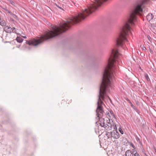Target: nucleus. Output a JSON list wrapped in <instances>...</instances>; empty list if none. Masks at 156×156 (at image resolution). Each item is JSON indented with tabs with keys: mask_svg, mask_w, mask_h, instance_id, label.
Wrapping results in <instances>:
<instances>
[{
	"mask_svg": "<svg viewBox=\"0 0 156 156\" xmlns=\"http://www.w3.org/2000/svg\"><path fill=\"white\" fill-rule=\"evenodd\" d=\"M142 4L138 5L136 6L134 10L130 14V17L128 22L126 23L123 27L122 30L120 33L119 37L117 40V44L118 45H121L124 41L127 42L128 41L126 38V36L128 32H131V27L129 24V23L132 24L136 19V15L138 14L141 15L142 12L141 7Z\"/></svg>",
	"mask_w": 156,
	"mask_h": 156,
	"instance_id": "obj_3",
	"label": "nucleus"
},
{
	"mask_svg": "<svg viewBox=\"0 0 156 156\" xmlns=\"http://www.w3.org/2000/svg\"><path fill=\"white\" fill-rule=\"evenodd\" d=\"M119 131L120 132V133L122 134H123V131L122 129H121V128L120 127L119 129Z\"/></svg>",
	"mask_w": 156,
	"mask_h": 156,
	"instance_id": "obj_13",
	"label": "nucleus"
},
{
	"mask_svg": "<svg viewBox=\"0 0 156 156\" xmlns=\"http://www.w3.org/2000/svg\"><path fill=\"white\" fill-rule=\"evenodd\" d=\"M92 13V5L87 9H85L78 16L72 17L69 21L62 24L59 27L54 26L51 30L45 32L44 34L38 39H33L26 41L29 45L36 46L45 40L51 38L66 31L71 25L80 21Z\"/></svg>",
	"mask_w": 156,
	"mask_h": 156,
	"instance_id": "obj_1",
	"label": "nucleus"
},
{
	"mask_svg": "<svg viewBox=\"0 0 156 156\" xmlns=\"http://www.w3.org/2000/svg\"><path fill=\"white\" fill-rule=\"evenodd\" d=\"M134 155L135 156H140L138 153H137L136 152L135 153H134Z\"/></svg>",
	"mask_w": 156,
	"mask_h": 156,
	"instance_id": "obj_17",
	"label": "nucleus"
},
{
	"mask_svg": "<svg viewBox=\"0 0 156 156\" xmlns=\"http://www.w3.org/2000/svg\"><path fill=\"white\" fill-rule=\"evenodd\" d=\"M16 40L19 43H21L23 42V39L20 37H17L16 39Z\"/></svg>",
	"mask_w": 156,
	"mask_h": 156,
	"instance_id": "obj_10",
	"label": "nucleus"
},
{
	"mask_svg": "<svg viewBox=\"0 0 156 156\" xmlns=\"http://www.w3.org/2000/svg\"><path fill=\"white\" fill-rule=\"evenodd\" d=\"M12 16L15 18H16V16L15 15L12 14Z\"/></svg>",
	"mask_w": 156,
	"mask_h": 156,
	"instance_id": "obj_18",
	"label": "nucleus"
},
{
	"mask_svg": "<svg viewBox=\"0 0 156 156\" xmlns=\"http://www.w3.org/2000/svg\"><path fill=\"white\" fill-rule=\"evenodd\" d=\"M144 48H145V47H144V48H143V49H144Z\"/></svg>",
	"mask_w": 156,
	"mask_h": 156,
	"instance_id": "obj_25",
	"label": "nucleus"
},
{
	"mask_svg": "<svg viewBox=\"0 0 156 156\" xmlns=\"http://www.w3.org/2000/svg\"><path fill=\"white\" fill-rule=\"evenodd\" d=\"M131 146L133 148H134V146L133 145V144H131Z\"/></svg>",
	"mask_w": 156,
	"mask_h": 156,
	"instance_id": "obj_21",
	"label": "nucleus"
},
{
	"mask_svg": "<svg viewBox=\"0 0 156 156\" xmlns=\"http://www.w3.org/2000/svg\"><path fill=\"white\" fill-rule=\"evenodd\" d=\"M106 115L107 118L108 119L109 122L110 123V121H112V125H114V122H113L114 119L115 118L114 115L113 114L112 112L111 111L110 112H107L106 113Z\"/></svg>",
	"mask_w": 156,
	"mask_h": 156,
	"instance_id": "obj_5",
	"label": "nucleus"
},
{
	"mask_svg": "<svg viewBox=\"0 0 156 156\" xmlns=\"http://www.w3.org/2000/svg\"><path fill=\"white\" fill-rule=\"evenodd\" d=\"M116 130L113 131L111 133V136L115 139H117L119 138V133L117 131V128L116 127L115 129Z\"/></svg>",
	"mask_w": 156,
	"mask_h": 156,
	"instance_id": "obj_6",
	"label": "nucleus"
},
{
	"mask_svg": "<svg viewBox=\"0 0 156 156\" xmlns=\"http://www.w3.org/2000/svg\"><path fill=\"white\" fill-rule=\"evenodd\" d=\"M144 48H145V47H144V48H143V49H144Z\"/></svg>",
	"mask_w": 156,
	"mask_h": 156,
	"instance_id": "obj_26",
	"label": "nucleus"
},
{
	"mask_svg": "<svg viewBox=\"0 0 156 156\" xmlns=\"http://www.w3.org/2000/svg\"><path fill=\"white\" fill-rule=\"evenodd\" d=\"M134 152H135V151H133V154H134Z\"/></svg>",
	"mask_w": 156,
	"mask_h": 156,
	"instance_id": "obj_24",
	"label": "nucleus"
},
{
	"mask_svg": "<svg viewBox=\"0 0 156 156\" xmlns=\"http://www.w3.org/2000/svg\"><path fill=\"white\" fill-rule=\"evenodd\" d=\"M8 1L9 3L11 4L12 5H15V3L13 1L11 0H8Z\"/></svg>",
	"mask_w": 156,
	"mask_h": 156,
	"instance_id": "obj_14",
	"label": "nucleus"
},
{
	"mask_svg": "<svg viewBox=\"0 0 156 156\" xmlns=\"http://www.w3.org/2000/svg\"><path fill=\"white\" fill-rule=\"evenodd\" d=\"M133 153L130 150H127L126 153V156H133Z\"/></svg>",
	"mask_w": 156,
	"mask_h": 156,
	"instance_id": "obj_9",
	"label": "nucleus"
},
{
	"mask_svg": "<svg viewBox=\"0 0 156 156\" xmlns=\"http://www.w3.org/2000/svg\"><path fill=\"white\" fill-rule=\"evenodd\" d=\"M119 55L118 51L116 49H113L108 59V64L103 74V78L102 83L100 88L99 95L97 102L98 107L96 111L97 115L98 117L100 116V113H102L103 110L102 105L103 104L101 99L104 100V94L106 92V90L111 86L110 80L113 76V73L111 69L114 64L116 62L115 59Z\"/></svg>",
	"mask_w": 156,
	"mask_h": 156,
	"instance_id": "obj_2",
	"label": "nucleus"
},
{
	"mask_svg": "<svg viewBox=\"0 0 156 156\" xmlns=\"http://www.w3.org/2000/svg\"><path fill=\"white\" fill-rule=\"evenodd\" d=\"M20 45H19V46H17V47L18 48H20Z\"/></svg>",
	"mask_w": 156,
	"mask_h": 156,
	"instance_id": "obj_23",
	"label": "nucleus"
},
{
	"mask_svg": "<svg viewBox=\"0 0 156 156\" xmlns=\"http://www.w3.org/2000/svg\"><path fill=\"white\" fill-rule=\"evenodd\" d=\"M145 76L147 81H150V79L148 76V75L147 73L145 74Z\"/></svg>",
	"mask_w": 156,
	"mask_h": 156,
	"instance_id": "obj_12",
	"label": "nucleus"
},
{
	"mask_svg": "<svg viewBox=\"0 0 156 156\" xmlns=\"http://www.w3.org/2000/svg\"><path fill=\"white\" fill-rule=\"evenodd\" d=\"M105 119L103 118H100L99 119V122L100 125L101 127H104L106 129L108 130L109 129L110 127H111L112 126L111 123L108 122V124H105Z\"/></svg>",
	"mask_w": 156,
	"mask_h": 156,
	"instance_id": "obj_4",
	"label": "nucleus"
},
{
	"mask_svg": "<svg viewBox=\"0 0 156 156\" xmlns=\"http://www.w3.org/2000/svg\"><path fill=\"white\" fill-rule=\"evenodd\" d=\"M56 5L59 8L62 9V10H63V8H62V7H63V6H59L58 5Z\"/></svg>",
	"mask_w": 156,
	"mask_h": 156,
	"instance_id": "obj_16",
	"label": "nucleus"
},
{
	"mask_svg": "<svg viewBox=\"0 0 156 156\" xmlns=\"http://www.w3.org/2000/svg\"><path fill=\"white\" fill-rule=\"evenodd\" d=\"M4 30L6 32L8 33H11L13 31L12 28L8 26H5L4 28Z\"/></svg>",
	"mask_w": 156,
	"mask_h": 156,
	"instance_id": "obj_7",
	"label": "nucleus"
},
{
	"mask_svg": "<svg viewBox=\"0 0 156 156\" xmlns=\"http://www.w3.org/2000/svg\"><path fill=\"white\" fill-rule=\"evenodd\" d=\"M127 101H128V102L129 103V104H130L131 103V101L129 99L127 100Z\"/></svg>",
	"mask_w": 156,
	"mask_h": 156,
	"instance_id": "obj_20",
	"label": "nucleus"
},
{
	"mask_svg": "<svg viewBox=\"0 0 156 156\" xmlns=\"http://www.w3.org/2000/svg\"><path fill=\"white\" fill-rule=\"evenodd\" d=\"M6 23L4 20H0V25L2 26H5L6 25Z\"/></svg>",
	"mask_w": 156,
	"mask_h": 156,
	"instance_id": "obj_11",
	"label": "nucleus"
},
{
	"mask_svg": "<svg viewBox=\"0 0 156 156\" xmlns=\"http://www.w3.org/2000/svg\"><path fill=\"white\" fill-rule=\"evenodd\" d=\"M130 105H131V106L133 108H134L135 107L133 105L132 103H131L130 104Z\"/></svg>",
	"mask_w": 156,
	"mask_h": 156,
	"instance_id": "obj_19",
	"label": "nucleus"
},
{
	"mask_svg": "<svg viewBox=\"0 0 156 156\" xmlns=\"http://www.w3.org/2000/svg\"><path fill=\"white\" fill-rule=\"evenodd\" d=\"M153 17L154 16L153 14L151 13L148 14L146 16L147 20L149 21L152 20Z\"/></svg>",
	"mask_w": 156,
	"mask_h": 156,
	"instance_id": "obj_8",
	"label": "nucleus"
},
{
	"mask_svg": "<svg viewBox=\"0 0 156 156\" xmlns=\"http://www.w3.org/2000/svg\"><path fill=\"white\" fill-rule=\"evenodd\" d=\"M22 37L25 39H26L27 38V37L26 36H22Z\"/></svg>",
	"mask_w": 156,
	"mask_h": 156,
	"instance_id": "obj_22",
	"label": "nucleus"
},
{
	"mask_svg": "<svg viewBox=\"0 0 156 156\" xmlns=\"http://www.w3.org/2000/svg\"><path fill=\"white\" fill-rule=\"evenodd\" d=\"M144 48H145V47H144V48H143V49H144Z\"/></svg>",
	"mask_w": 156,
	"mask_h": 156,
	"instance_id": "obj_27",
	"label": "nucleus"
},
{
	"mask_svg": "<svg viewBox=\"0 0 156 156\" xmlns=\"http://www.w3.org/2000/svg\"><path fill=\"white\" fill-rule=\"evenodd\" d=\"M12 30H13V31H12V32H14L15 33H16V29L15 27H13V28L12 29Z\"/></svg>",
	"mask_w": 156,
	"mask_h": 156,
	"instance_id": "obj_15",
	"label": "nucleus"
}]
</instances>
